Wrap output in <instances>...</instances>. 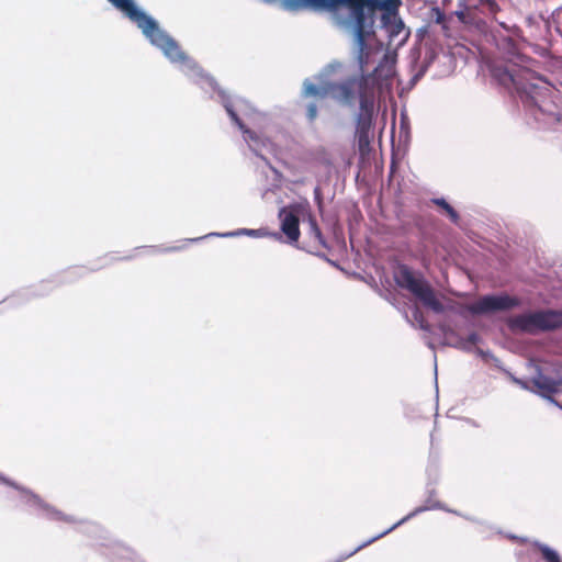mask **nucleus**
Instances as JSON below:
<instances>
[{"label": "nucleus", "instance_id": "f257e3e1", "mask_svg": "<svg viewBox=\"0 0 562 562\" xmlns=\"http://www.w3.org/2000/svg\"><path fill=\"white\" fill-rule=\"evenodd\" d=\"M350 77L342 82H330V97L352 105L359 98L360 111L357 115L356 138L361 155L368 154L371 144V128L374 112L373 90L369 87L370 78L376 72Z\"/></svg>", "mask_w": 562, "mask_h": 562}, {"label": "nucleus", "instance_id": "f03ea898", "mask_svg": "<svg viewBox=\"0 0 562 562\" xmlns=\"http://www.w3.org/2000/svg\"><path fill=\"white\" fill-rule=\"evenodd\" d=\"M394 280L400 288L409 291L415 297L422 301L424 305L431 308L434 312H443V305L436 297L432 288L422 276H416L408 266L400 265L394 272Z\"/></svg>", "mask_w": 562, "mask_h": 562}, {"label": "nucleus", "instance_id": "7ed1b4c3", "mask_svg": "<svg viewBox=\"0 0 562 562\" xmlns=\"http://www.w3.org/2000/svg\"><path fill=\"white\" fill-rule=\"evenodd\" d=\"M507 325L512 330L533 334L554 330L562 327V312L538 311L510 317Z\"/></svg>", "mask_w": 562, "mask_h": 562}, {"label": "nucleus", "instance_id": "20e7f679", "mask_svg": "<svg viewBox=\"0 0 562 562\" xmlns=\"http://www.w3.org/2000/svg\"><path fill=\"white\" fill-rule=\"evenodd\" d=\"M352 3L357 9V15L348 13V18L353 25L359 69L361 75H366L372 54V48L367 44V40L373 35L374 20L370 15L362 13L360 4H357L356 1H352Z\"/></svg>", "mask_w": 562, "mask_h": 562}, {"label": "nucleus", "instance_id": "39448f33", "mask_svg": "<svg viewBox=\"0 0 562 562\" xmlns=\"http://www.w3.org/2000/svg\"><path fill=\"white\" fill-rule=\"evenodd\" d=\"M520 305V300L508 294L484 295L474 303L468 305V311L473 315H484L513 310Z\"/></svg>", "mask_w": 562, "mask_h": 562}, {"label": "nucleus", "instance_id": "423d86ee", "mask_svg": "<svg viewBox=\"0 0 562 562\" xmlns=\"http://www.w3.org/2000/svg\"><path fill=\"white\" fill-rule=\"evenodd\" d=\"M522 386L552 401V395L559 393L561 390L562 378L558 372L553 375L547 374L540 367H537L536 374L527 382L522 383Z\"/></svg>", "mask_w": 562, "mask_h": 562}, {"label": "nucleus", "instance_id": "0eeeda50", "mask_svg": "<svg viewBox=\"0 0 562 562\" xmlns=\"http://www.w3.org/2000/svg\"><path fill=\"white\" fill-rule=\"evenodd\" d=\"M281 231L290 241H297L300 237V221L296 212L288 207L280 210Z\"/></svg>", "mask_w": 562, "mask_h": 562}, {"label": "nucleus", "instance_id": "6e6552de", "mask_svg": "<svg viewBox=\"0 0 562 562\" xmlns=\"http://www.w3.org/2000/svg\"><path fill=\"white\" fill-rule=\"evenodd\" d=\"M115 8L121 10L134 23H157L151 16L140 11L133 0H109Z\"/></svg>", "mask_w": 562, "mask_h": 562}, {"label": "nucleus", "instance_id": "1a4fd4ad", "mask_svg": "<svg viewBox=\"0 0 562 562\" xmlns=\"http://www.w3.org/2000/svg\"><path fill=\"white\" fill-rule=\"evenodd\" d=\"M268 4H279L288 12H300L305 9L321 10L324 0H263Z\"/></svg>", "mask_w": 562, "mask_h": 562}, {"label": "nucleus", "instance_id": "9d476101", "mask_svg": "<svg viewBox=\"0 0 562 562\" xmlns=\"http://www.w3.org/2000/svg\"><path fill=\"white\" fill-rule=\"evenodd\" d=\"M492 76L501 83L502 86L509 87L514 86L517 91L530 93L531 89L535 88L533 85L530 86V89L522 85L517 77L505 67H493Z\"/></svg>", "mask_w": 562, "mask_h": 562}, {"label": "nucleus", "instance_id": "9b49d317", "mask_svg": "<svg viewBox=\"0 0 562 562\" xmlns=\"http://www.w3.org/2000/svg\"><path fill=\"white\" fill-rule=\"evenodd\" d=\"M303 95L305 98L315 97V98L324 99V98L330 95V82H325L322 86H317L312 82H305Z\"/></svg>", "mask_w": 562, "mask_h": 562}, {"label": "nucleus", "instance_id": "f8f14e48", "mask_svg": "<svg viewBox=\"0 0 562 562\" xmlns=\"http://www.w3.org/2000/svg\"><path fill=\"white\" fill-rule=\"evenodd\" d=\"M531 546L535 552L540 553L544 562H562L560 554L549 546L538 541H535Z\"/></svg>", "mask_w": 562, "mask_h": 562}, {"label": "nucleus", "instance_id": "ddd939ff", "mask_svg": "<svg viewBox=\"0 0 562 562\" xmlns=\"http://www.w3.org/2000/svg\"><path fill=\"white\" fill-rule=\"evenodd\" d=\"M308 224H310V232H308L310 236L313 237L318 243V245L326 248L327 247L326 241L324 239V236L322 234V231H321L315 217L310 216Z\"/></svg>", "mask_w": 562, "mask_h": 562}, {"label": "nucleus", "instance_id": "4468645a", "mask_svg": "<svg viewBox=\"0 0 562 562\" xmlns=\"http://www.w3.org/2000/svg\"><path fill=\"white\" fill-rule=\"evenodd\" d=\"M434 203L442 207L453 223L458 222L459 215L457 211L445 199H435Z\"/></svg>", "mask_w": 562, "mask_h": 562}, {"label": "nucleus", "instance_id": "2eb2a0df", "mask_svg": "<svg viewBox=\"0 0 562 562\" xmlns=\"http://www.w3.org/2000/svg\"><path fill=\"white\" fill-rule=\"evenodd\" d=\"M225 109H226L227 114L232 119V121L239 127V130L243 131L244 133H248V130L246 128L244 122L240 120V117L235 112L233 106L231 104H226Z\"/></svg>", "mask_w": 562, "mask_h": 562}, {"label": "nucleus", "instance_id": "dca6fc26", "mask_svg": "<svg viewBox=\"0 0 562 562\" xmlns=\"http://www.w3.org/2000/svg\"><path fill=\"white\" fill-rule=\"evenodd\" d=\"M480 4L485 8L486 12L495 18L496 13L501 10L495 0H480Z\"/></svg>", "mask_w": 562, "mask_h": 562}, {"label": "nucleus", "instance_id": "f3484780", "mask_svg": "<svg viewBox=\"0 0 562 562\" xmlns=\"http://www.w3.org/2000/svg\"><path fill=\"white\" fill-rule=\"evenodd\" d=\"M306 117L310 122H314L317 117V104L311 102L306 105Z\"/></svg>", "mask_w": 562, "mask_h": 562}, {"label": "nucleus", "instance_id": "a211bd4d", "mask_svg": "<svg viewBox=\"0 0 562 562\" xmlns=\"http://www.w3.org/2000/svg\"><path fill=\"white\" fill-rule=\"evenodd\" d=\"M47 512H48V515L53 518V519H56V520H64V521H70V519H68L65 515H63L58 510H55V509H48L47 508Z\"/></svg>", "mask_w": 562, "mask_h": 562}, {"label": "nucleus", "instance_id": "6ab92c4d", "mask_svg": "<svg viewBox=\"0 0 562 562\" xmlns=\"http://www.w3.org/2000/svg\"><path fill=\"white\" fill-rule=\"evenodd\" d=\"M435 14H436L435 22L437 24H441L446 29V25H445L446 15H445V13L441 12L439 9H435Z\"/></svg>", "mask_w": 562, "mask_h": 562}, {"label": "nucleus", "instance_id": "aec40b11", "mask_svg": "<svg viewBox=\"0 0 562 562\" xmlns=\"http://www.w3.org/2000/svg\"><path fill=\"white\" fill-rule=\"evenodd\" d=\"M456 15L458 16V19H459L462 23H465V22H467L464 11H456Z\"/></svg>", "mask_w": 562, "mask_h": 562}, {"label": "nucleus", "instance_id": "412c9836", "mask_svg": "<svg viewBox=\"0 0 562 562\" xmlns=\"http://www.w3.org/2000/svg\"><path fill=\"white\" fill-rule=\"evenodd\" d=\"M424 509L423 508H418L416 509L411 516H414L415 514L419 513V512H423Z\"/></svg>", "mask_w": 562, "mask_h": 562}, {"label": "nucleus", "instance_id": "4be33fe9", "mask_svg": "<svg viewBox=\"0 0 562 562\" xmlns=\"http://www.w3.org/2000/svg\"><path fill=\"white\" fill-rule=\"evenodd\" d=\"M363 547H364V546H359V547L356 549V551H358V550L362 549Z\"/></svg>", "mask_w": 562, "mask_h": 562}]
</instances>
